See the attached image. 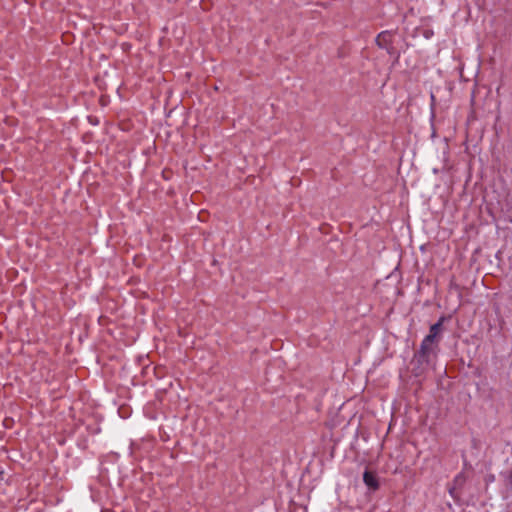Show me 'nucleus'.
<instances>
[{
  "label": "nucleus",
  "mask_w": 512,
  "mask_h": 512,
  "mask_svg": "<svg viewBox=\"0 0 512 512\" xmlns=\"http://www.w3.org/2000/svg\"><path fill=\"white\" fill-rule=\"evenodd\" d=\"M438 340L431 339L430 337L426 336L424 340L421 343L420 357L428 362L430 359V355L435 353V349L437 346Z\"/></svg>",
  "instance_id": "obj_1"
},
{
  "label": "nucleus",
  "mask_w": 512,
  "mask_h": 512,
  "mask_svg": "<svg viewBox=\"0 0 512 512\" xmlns=\"http://www.w3.org/2000/svg\"><path fill=\"white\" fill-rule=\"evenodd\" d=\"M392 38V33L384 31L377 36L376 43L379 47L389 50V45L392 42Z\"/></svg>",
  "instance_id": "obj_2"
},
{
  "label": "nucleus",
  "mask_w": 512,
  "mask_h": 512,
  "mask_svg": "<svg viewBox=\"0 0 512 512\" xmlns=\"http://www.w3.org/2000/svg\"><path fill=\"white\" fill-rule=\"evenodd\" d=\"M363 481L369 488L373 490L378 488L377 476L370 471H365L363 475Z\"/></svg>",
  "instance_id": "obj_3"
},
{
  "label": "nucleus",
  "mask_w": 512,
  "mask_h": 512,
  "mask_svg": "<svg viewBox=\"0 0 512 512\" xmlns=\"http://www.w3.org/2000/svg\"><path fill=\"white\" fill-rule=\"evenodd\" d=\"M441 325H442V321L441 320L439 322L433 324L430 327V331H429V334L427 336L430 337L431 339L438 340V336H439V334L441 332Z\"/></svg>",
  "instance_id": "obj_4"
}]
</instances>
